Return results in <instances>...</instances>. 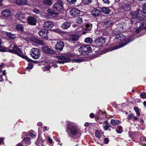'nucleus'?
<instances>
[{
  "label": "nucleus",
  "mask_w": 146,
  "mask_h": 146,
  "mask_svg": "<svg viewBox=\"0 0 146 146\" xmlns=\"http://www.w3.org/2000/svg\"><path fill=\"white\" fill-rule=\"evenodd\" d=\"M75 55L72 53H69L68 54H65L61 56H58L57 57L59 60L55 62L57 63L63 64L65 62H70L80 63L82 62L83 60L79 58H73L72 59L70 57H74Z\"/></svg>",
  "instance_id": "1"
},
{
  "label": "nucleus",
  "mask_w": 146,
  "mask_h": 146,
  "mask_svg": "<svg viewBox=\"0 0 146 146\" xmlns=\"http://www.w3.org/2000/svg\"><path fill=\"white\" fill-rule=\"evenodd\" d=\"M66 131L71 137L78 138L80 135L76 125L74 123L69 122L67 124Z\"/></svg>",
  "instance_id": "2"
},
{
  "label": "nucleus",
  "mask_w": 146,
  "mask_h": 146,
  "mask_svg": "<svg viewBox=\"0 0 146 146\" xmlns=\"http://www.w3.org/2000/svg\"><path fill=\"white\" fill-rule=\"evenodd\" d=\"M133 40V38H130V36L126 39V37L124 36L123 34H118L115 37V40L116 41V42L117 43H120V42L123 41L124 42L120 46L118 47L116 46L112 50H115L121 47H123L125 45L127 44L129 42L132 41Z\"/></svg>",
  "instance_id": "3"
},
{
  "label": "nucleus",
  "mask_w": 146,
  "mask_h": 146,
  "mask_svg": "<svg viewBox=\"0 0 146 146\" xmlns=\"http://www.w3.org/2000/svg\"><path fill=\"white\" fill-rule=\"evenodd\" d=\"M78 50L81 54L86 55L91 52L92 49L88 45H82L79 48Z\"/></svg>",
  "instance_id": "4"
},
{
  "label": "nucleus",
  "mask_w": 146,
  "mask_h": 146,
  "mask_svg": "<svg viewBox=\"0 0 146 146\" xmlns=\"http://www.w3.org/2000/svg\"><path fill=\"white\" fill-rule=\"evenodd\" d=\"M9 48H13V50L11 49L9 50V52L15 54L20 56H23V53L21 50L17 45L11 44L10 45Z\"/></svg>",
  "instance_id": "5"
},
{
  "label": "nucleus",
  "mask_w": 146,
  "mask_h": 146,
  "mask_svg": "<svg viewBox=\"0 0 146 146\" xmlns=\"http://www.w3.org/2000/svg\"><path fill=\"white\" fill-rule=\"evenodd\" d=\"M31 55L33 58L38 59L40 58V52L38 49L33 48L31 50Z\"/></svg>",
  "instance_id": "6"
},
{
  "label": "nucleus",
  "mask_w": 146,
  "mask_h": 146,
  "mask_svg": "<svg viewBox=\"0 0 146 146\" xmlns=\"http://www.w3.org/2000/svg\"><path fill=\"white\" fill-rule=\"evenodd\" d=\"M53 9L55 11H63V7L62 2L60 1H58L56 3L53 5Z\"/></svg>",
  "instance_id": "7"
},
{
  "label": "nucleus",
  "mask_w": 146,
  "mask_h": 146,
  "mask_svg": "<svg viewBox=\"0 0 146 146\" xmlns=\"http://www.w3.org/2000/svg\"><path fill=\"white\" fill-rule=\"evenodd\" d=\"M16 18L20 22L25 23L27 21V18L25 15L22 13L18 12L15 15Z\"/></svg>",
  "instance_id": "8"
},
{
  "label": "nucleus",
  "mask_w": 146,
  "mask_h": 146,
  "mask_svg": "<svg viewBox=\"0 0 146 146\" xmlns=\"http://www.w3.org/2000/svg\"><path fill=\"white\" fill-rule=\"evenodd\" d=\"M142 11L140 10L131 12L130 14L132 18L131 19L132 21H135V20L137 21L139 18V17H140V16L139 15L142 13Z\"/></svg>",
  "instance_id": "9"
},
{
  "label": "nucleus",
  "mask_w": 146,
  "mask_h": 146,
  "mask_svg": "<svg viewBox=\"0 0 146 146\" xmlns=\"http://www.w3.org/2000/svg\"><path fill=\"white\" fill-rule=\"evenodd\" d=\"M64 46V44L63 41L58 40L55 45V48L57 52H60L62 50Z\"/></svg>",
  "instance_id": "10"
},
{
  "label": "nucleus",
  "mask_w": 146,
  "mask_h": 146,
  "mask_svg": "<svg viewBox=\"0 0 146 146\" xmlns=\"http://www.w3.org/2000/svg\"><path fill=\"white\" fill-rule=\"evenodd\" d=\"M48 32V30L45 29H41L38 32V34L43 39L47 40L48 39L47 33Z\"/></svg>",
  "instance_id": "11"
},
{
  "label": "nucleus",
  "mask_w": 146,
  "mask_h": 146,
  "mask_svg": "<svg viewBox=\"0 0 146 146\" xmlns=\"http://www.w3.org/2000/svg\"><path fill=\"white\" fill-rule=\"evenodd\" d=\"M1 15L2 17L5 18L11 16V12L9 9H4L2 11Z\"/></svg>",
  "instance_id": "12"
},
{
  "label": "nucleus",
  "mask_w": 146,
  "mask_h": 146,
  "mask_svg": "<svg viewBox=\"0 0 146 146\" xmlns=\"http://www.w3.org/2000/svg\"><path fill=\"white\" fill-rule=\"evenodd\" d=\"M27 18V21L28 23L31 25H35L37 20L35 17L32 16H29Z\"/></svg>",
  "instance_id": "13"
},
{
  "label": "nucleus",
  "mask_w": 146,
  "mask_h": 146,
  "mask_svg": "<svg viewBox=\"0 0 146 146\" xmlns=\"http://www.w3.org/2000/svg\"><path fill=\"white\" fill-rule=\"evenodd\" d=\"M70 14L74 17L78 16L80 14V11L76 8L72 9L70 11Z\"/></svg>",
  "instance_id": "14"
},
{
  "label": "nucleus",
  "mask_w": 146,
  "mask_h": 146,
  "mask_svg": "<svg viewBox=\"0 0 146 146\" xmlns=\"http://www.w3.org/2000/svg\"><path fill=\"white\" fill-rule=\"evenodd\" d=\"M96 43L99 46L103 44L105 42V39L104 37H99L95 40Z\"/></svg>",
  "instance_id": "15"
},
{
  "label": "nucleus",
  "mask_w": 146,
  "mask_h": 146,
  "mask_svg": "<svg viewBox=\"0 0 146 146\" xmlns=\"http://www.w3.org/2000/svg\"><path fill=\"white\" fill-rule=\"evenodd\" d=\"M42 50L43 52L48 54H54L55 52L54 50L51 49L48 47L46 46L42 47Z\"/></svg>",
  "instance_id": "16"
},
{
  "label": "nucleus",
  "mask_w": 146,
  "mask_h": 146,
  "mask_svg": "<svg viewBox=\"0 0 146 146\" xmlns=\"http://www.w3.org/2000/svg\"><path fill=\"white\" fill-rule=\"evenodd\" d=\"M92 27V25L91 24H87L86 25L85 27L84 28V30L82 32V33L85 34L86 33L88 32L91 30Z\"/></svg>",
  "instance_id": "17"
},
{
  "label": "nucleus",
  "mask_w": 146,
  "mask_h": 146,
  "mask_svg": "<svg viewBox=\"0 0 146 146\" xmlns=\"http://www.w3.org/2000/svg\"><path fill=\"white\" fill-rule=\"evenodd\" d=\"M101 13V11L96 8H94L91 11L92 15L95 17L98 16Z\"/></svg>",
  "instance_id": "18"
},
{
  "label": "nucleus",
  "mask_w": 146,
  "mask_h": 146,
  "mask_svg": "<svg viewBox=\"0 0 146 146\" xmlns=\"http://www.w3.org/2000/svg\"><path fill=\"white\" fill-rule=\"evenodd\" d=\"M53 26V23L49 21H45L44 23V27L45 29H51Z\"/></svg>",
  "instance_id": "19"
},
{
  "label": "nucleus",
  "mask_w": 146,
  "mask_h": 146,
  "mask_svg": "<svg viewBox=\"0 0 146 146\" xmlns=\"http://www.w3.org/2000/svg\"><path fill=\"white\" fill-rule=\"evenodd\" d=\"M16 4L20 5H25L27 4V0H13Z\"/></svg>",
  "instance_id": "20"
},
{
  "label": "nucleus",
  "mask_w": 146,
  "mask_h": 146,
  "mask_svg": "<svg viewBox=\"0 0 146 146\" xmlns=\"http://www.w3.org/2000/svg\"><path fill=\"white\" fill-rule=\"evenodd\" d=\"M32 41H33L34 42L37 44H39L42 45H45L46 42L43 40L37 39L35 38H33L31 39Z\"/></svg>",
  "instance_id": "21"
},
{
  "label": "nucleus",
  "mask_w": 146,
  "mask_h": 146,
  "mask_svg": "<svg viewBox=\"0 0 146 146\" xmlns=\"http://www.w3.org/2000/svg\"><path fill=\"white\" fill-rule=\"evenodd\" d=\"M36 144L38 146H45L47 144L46 141L45 140L43 141L40 139H38Z\"/></svg>",
  "instance_id": "22"
},
{
  "label": "nucleus",
  "mask_w": 146,
  "mask_h": 146,
  "mask_svg": "<svg viewBox=\"0 0 146 146\" xmlns=\"http://www.w3.org/2000/svg\"><path fill=\"white\" fill-rule=\"evenodd\" d=\"M69 38L70 41H76L79 38L78 35L77 34L70 35Z\"/></svg>",
  "instance_id": "23"
},
{
  "label": "nucleus",
  "mask_w": 146,
  "mask_h": 146,
  "mask_svg": "<svg viewBox=\"0 0 146 146\" xmlns=\"http://www.w3.org/2000/svg\"><path fill=\"white\" fill-rule=\"evenodd\" d=\"M70 26V23L66 21L61 25V27L63 29H67Z\"/></svg>",
  "instance_id": "24"
},
{
  "label": "nucleus",
  "mask_w": 146,
  "mask_h": 146,
  "mask_svg": "<svg viewBox=\"0 0 146 146\" xmlns=\"http://www.w3.org/2000/svg\"><path fill=\"white\" fill-rule=\"evenodd\" d=\"M113 24L112 20H107L104 22V25L106 27H111Z\"/></svg>",
  "instance_id": "25"
},
{
  "label": "nucleus",
  "mask_w": 146,
  "mask_h": 146,
  "mask_svg": "<svg viewBox=\"0 0 146 146\" xmlns=\"http://www.w3.org/2000/svg\"><path fill=\"white\" fill-rule=\"evenodd\" d=\"M6 34L7 37L11 39H14L16 37V36L15 34H12L11 33L6 32Z\"/></svg>",
  "instance_id": "26"
},
{
  "label": "nucleus",
  "mask_w": 146,
  "mask_h": 146,
  "mask_svg": "<svg viewBox=\"0 0 146 146\" xmlns=\"http://www.w3.org/2000/svg\"><path fill=\"white\" fill-rule=\"evenodd\" d=\"M101 10L102 13L106 14H108L110 12V10L107 7H104L102 8Z\"/></svg>",
  "instance_id": "27"
},
{
  "label": "nucleus",
  "mask_w": 146,
  "mask_h": 146,
  "mask_svg": "<svg viewBox=\"0 0 146 146\" xmlns=\"http://www.w3.org/2000/svg\"><path fill=\"white\" fill-rule=\"evenodd\" d=\"M141 143L143 146H146V139L143 137H141L140 138Z\"/></svg>",
  "instance_id": "28"
},
{
  "label": "nucleus",
  "mask_w": 146,
  "mask_h": 146,
  "mask_svg": "<svg viewBox=\"0 0 146 146\" xmlns=\"http://www.w3.org/2000/svg\"><path fill=\"white\" fill-rule=\"evenodd\" d=\"M44 4L46 6H51L52 4V3L51 0H43Z\"/></svg>",
  "instance_id": "29"
},
{
  "label": "nucleus",
  "mask_w": 146,
  "mask_h": 146,
  "mask_svg": "<svg viewBox=\"0 0 146 146\" xmlns=\"http://www.w3.org/2000/svg\"><path fill=\"white\" fill-rule=\"evenodd\" d=\"M104 122L106 124V125L104 127V129L105 130H107L108 128L110 127L111 125L109 123L108 121L107 120L105 121Z\"/></svg>",
  "instance_id": "30"
},
{
  "label": "nucleus",
  "mask_w": 146,
  "mask_h": 146,
  "mask_svg": "<svg viewBox=\"0 0 146 146\" xmlns=\"http://www.w3.org/2000/svg\"><path fill=\"white\" fill-rule=\"evenodd\" d=\"M122 9L125 11H127L130 10V8L128 4H126L123 5Z\"/></svg>",
  "instance_id": "31"
},
{
  "label": "nucleus",
  "mask_w": 146,
  "mask_h": 146,
  "mask_svg": "<svg viewBox=\"0 0 146 146\" xmlns=\"http://www.w3.org/2000/svg\"><path fill=\"white\" fill-rule=\"evenodd\" d=\"M102 135V133L100 131L97 130L95 132V135L98 138H100Z\"/></svg>",
  "instance_id": "32"
},
{
  "label": "nucleus",
  "mask_w": 146,
  "mask_h": 146,
  "mask_svg": "<svg viewBox=\"0 0 146 146\" xmlns=\"http://www.w3.org/2000/svg\"><path fill=\"white\" fill-rule=\"evenodd\" d=\"M23 141L25 142L26 144H28V145L29 144L31 143L30 138L28 137H25L23 140Z\"/></svg>",
  "instance_id": "33"
},
{
  "label": "nucleus",
  "mask_w": 146,
  "mask_h": 146,
  "mask_svg": "<svg viewBox=\"0 0 146 146\" xmlns=\"http://www.w3.org/2000/svg\"><path fill=\"white\" fill-rule=\"evenodd\" d=\"M42 15H44L43 17H44L47 19H49L50 18V16L48 15V13L45 12H44L42 13Z\"/></svg>",
  "instance_id": "34"
},
{
  "label": "nucleus",
  "mask_w": 146,
  "mask_h": 146,
  "mask_svg": "<svg viewBox=\"0 0 146 146\" xmlns=\"http://www.w3.org/2000/svg\"><path fill=\"white\" fill-rule=\"evenodd\" d=\"M93 41L92 38L90 37L86 38L85 39V42L87 43H91Z\"/></svg>",
  "instance_id": "35"
},
{
  "label": "nucleus",
  "mask_w": 146,
  "mask_h": 146,
  "mask_svg": "<svg viewBox=\"0 0 146 146\" xmlns=\"http://www.w3.org/2000/svg\"><path fill=\"white\" fill-rule=\"evenodd\" d=\"M10 49L9 48H7L5 47H1V49H0V51L2 52H9V50H10Z\"/></svg>",
  "instance_id": "36"
},
{
  "label": "nucleus",
  "mask_w": 146,
  "mask_h": 146,
  "mask_svg": "<svg viewBox=\"0 0 146 146\" xmlns=\"http://www.w3.org/2000/svg\"><path fill=\"white\" fill-rule=\"evenodd\" d=\"M76 22L78 24H81L82 23L83 20L81 17H79L76 19Z\"/></svg>",
  "instance_id": "37"
},
{
  "label": "nucleus",
  "mask_w": 146,
  "mask_h": 146,
  "mask_svg": "<svg viewBox=\"0 0 146 146\" xmlns=\"http://www.w3.org/2000/svg\"><path fill=\"white\" fill-rule=\"evenodd\" d=\"M16 29L21 31H23V27L21 24H18L16 25Z\"/></svg>",
  "instance_id": "38"
},
{
  "label": "nucleus",
  "mask_w": 146,
  "mask_h": 146,
  "mask_svg": "<svg viewBox=\"0 0 146 146\" xmlns=\"http://www.w3.org/2000/svg\"><path fill=\"white\" fill-rule=\"evenodd\" d=\"M28 66L26 68L25 71H29V70L31 69L33 67V64L31 63H29L28 64Z\"/></svg>",
  "instance_id": "39"
},
{
  "label": "nucleus",
  "mask_w": 146,
  "mask_h": 146,
  "mask_svg": "<svg viewBox=\"0 0 146 146\" xmlns=\"http://www.w3.org/2000/svg\"><path fill=\"white\" fill-rule=\"evenodd\" d=\"M66 1L70 5H72L75 4L77 0H66Z\"/></svg>",
  "instance_id": "40"
},
{
  "label": "nucleus",
  "mask_w": 146,
  "mask_h": 146,
  "mask_svg": "<svg viewBox=\"0 0 146 146\" xmlns=\"http://www.w3.org/2000/svg\"><path fill=\"white\" fill-rule=\"evenodd\" d=\"M92 0H82L83 3L85 5H87L91 3Z\"/></svg>",
  "instance_id": "41"
},
{
  "label": "nucleus",
  "mask_w": 146,
  "mask_h": 146,
  "mask_svg": "<svg viewBox=\"0 0 146 146\" xmlns=\"http://www.w3.org/2000/svg\"><path fill=\"white\" fill-rule=\"evenodd\" d=\"M122 128L121 126H119L118 127V129H116L117 132L119 133H121L122 131Z\"/></svg>",
  "instance_id": "42"
},
{
  "label": "nucleus",
  "mask_w": 146,
  "mask_h": 146,
  "mask_svg": "<svg viewBox=\"0 0 146 146\" xmlns=\"http://www.w3.org/2000/svg\"><path fill=\"white\" fill-rule=\"evenodd\" d=\"M50 68L51 67L49 65H47L43 67L42 69L45 71H48L49 70Z\"/></svg>",
  "instance_id": "43"
},
{
  "label": "nucleus",
  "mask_w": 146,
  "mask_h": 146,
  "mask_svg": "<svg viewBox=\"0 0 146 146\" xmlns=\"http://www.w3.org/2000/svg\"><path fill=\"white\" fill-rule=\"evenodd\" d=\"M140 97L142 99L146 98V94L144 92H142L140 94Z\"/></svg>",
  "instance_id": "44"
},
{
  "label": "nucleus",
  "mask_w": 146,
  "mask_h": 146,
  "mask_svg": "<svg viewBox=\"0 0 146 146\" xmlns=\"http://www.w3.org/2000/svg\"><path fill=\"white\" fill-rule=\"evenodd\" d=\"M134 110L136 112L137 114L139 116L140 113L139 111V108L137 107H135L134 108Z\"/></svg>",
  "instance_id": "45"
},
{
  "label": "nucleus",
  "mask_w": 146,
  "mask_h": 146,
  "mask_svg": "<svg viewBox=\"0 0 146 146\" xmlns=\"http://www.w3.org/2000/svg\"><path fill=\"white\" fill-rule=\"evenodd\" d=\"M34 133V132H32L31 131H29V136L30 137H31L32 138H34L35 137L36 135Z\"/></svg>",
  "instance_id": "46"
},
{
  "label": "nucleus",
  "mask_w": 146,
  "mask_h": 146,
  "mask_svg": "<svg viewBox=\"0 0 146 146\" xmlns=\"http://www.w3.org/2000/svg\"><path fill=\"white\" fill-rule=\"evenodd\" d=\"M142 9L143 12L145 14H146V4H144L143 5Z\"/></svg>",
  "instance_id": "47"
},
{
  "label": "nucleus",
  "mask_w": 146,
  "mask_h": 146,
  "mask_svg": "<svg viewBox=\"0 0 146 146\" xmlns=\"http://www.w3.org/2000/svg\"><path fill=\"white\" fill-rule=\"evenodd\" d=\"M109 32L108 30L104 29L103 32V35H108L109 34Z\"/></svg>",
  "instance_id": "48"
},
{
  "label": "nucleus",
  "mask_w": 146,
  "mask_h": 146,
  "mask_svg": "<svg viewBox=\"0 0 146 146\" xmlns=\"http://www.w3.org/2000/svg\"><path fill=\"white\" fill-rule=\"evenodd\" d=\"M58 13H56L54 11H53L51 14V15L54 17H56V16H58Z\"/></svg>",
  "instance_id": "49"
},
{
  "label": "nucleus",
  "mask_w": 146,
  "mask_h": 146,
  "mask_svg": "<svg viewBox=\"0 0 146 146\" xmlns=\"http://www.w3.org/2000/svg\"><path fill=\"white\" fill-rule=\"evenodd\" d=\"M33 11L34 13L37 14L39 13V10L36 8L34 9L33 10Z\"/></svg>",
  "instance_id": "50"
},
{
  "label": "nucleus",
  "mask_w": 146,
  "mask_h": 146,
  "mask_svg": "<svg viewBox=\"0 0 146 146\" xmlns=\"http://www.w3.org/2000/svg\"><path fill=\"white\" fill-rule=\"evenodd\" d=\"M109 141V139L108 138H105L104 139V142L105 144H107Z\"/></svg>",
  "instance_id": "51"
},
{
  "label": "nucleus",
  "mask_w": 146,
  "mask_h": 146,
  "mask_svg": "<svg viewBox=\"0 0 146 146\" xmlns=\"http://www.w3.org/2000/svg\"><path fill=\"white\" fill-rule=\"evenodd\" d=\"M133 117V115L132 113H130L128 115L127 119L129 120H130L132 119Z\"/></svg>",
  "instance_id": "52"
},
{
  "label": "nucleus",
  "mask_w": 146,
  "mask_h": 146,
  "mask_svg": "<svg viewBox=\"0 0 146 146\" xmlns=\"http://www.w3.org/2000/svg\"><path fill=\"white\" fill-rule=\"evenodd\" d=\"M142 18L140 19V20H142L143 19L144 21H146V15H142Z\"/></svg>",
  "instance_id": "53"
},
{
  "label": "nucleus",
  "mask_w": 146,
  "mask_h": 146,
  "mask_svg": "<svg viewBox=\"0 0 146 146\" xmlns=\"http://www.w3.org/2000/svg\"><path fill=\"white\" fill-rule=\"evenodd\" d=\"M115 120H114V119H111V124L112 125H113L114 126H115Z\"/></svg>",
  "instance_id": "54"
},
{
  "label": "nucleus",
  "mask_w": 146,
  "mask_h": 146,
  "mask_svg": "<svg viewBox=\"0 0 146 146\" xmlns=\"http://www.w3.org/2000/svg\"><path fill=\"white\" fill-rule=\"evenodd\" d=\"M23 58L25 59L26 60H27L28 62H30L31 61V60L27 56H24L23 57Z\"/></svg>",
  "instance_id": "55"
},
{
  "label": "nucleus",
  "mask_w": 146,
  "mask_h": 146,
  "mask_svg": "<svg viewBox=\"0 0 146 146\" xmlns=\"http://www.w3.org/2000/svg\"><path fill=\"white\" fill-rule=\"evenodd\" d=\"M53 11L51 9H48L47 11L48 12V13L49 14H50V15L51 14Z\"/></svg>",
  "instance_id": "56"
},
{
  "label": "nucleus",
  "mask_w": 146,
  "mask_h": 146,
  "mask_svg": "<svg viewBox=\"0 0 146 146\" xmlns=\"http://www.w3.org/2000/svg\"><path fill=\"white\" fill-rule=\"evenodd\" d=\"M95 115L93 113H91L90 115V117L91 118H93L94 117Z\"/></svg>",
  "instance_id": "57"
},
{
  "label": "nucleus",
  "mask_w": 146,
  "mask_h": 146,
  "mask_svg": "<svg viewBox=\"0 0 146 146\" xmlns=\"http://www.w3.org/2000/svg\"><path fill=\"white\" fill-rule=\"evenodd\" d=\"M102 1L105 3L109 4L110 1L109 0H102Z\"/></svg>",
  "instance_id": "58"
},
{
  "label": "nucleus",
  "mask_w": 146,
  "mask_h": 146,
  "mask_svg": "<svg viewBox=\"0 0 146 146\" xmlns=\"http://www.w3.org/2000/svg\"><path fill=\"white\" fill-rule=\"evenodd\" d=\"M48 140L50 143H52V139L49 137L48 138Z\"/></svg>",
  "instance_id": "59"
},
{
  "label": "nucleus",
  "mask_w": 146,
  "mask_h": 146,
  "mask_svg": "<svg viewBox=\"0 0 146 146\" xmlns=\"http://www.w3.org/2000/svg\"><path fill=\"white\" fill-rule=\"evenodd\" d=\"M115 125L119 124V120H115Z\"/></svg>",
  "instance_id": "60"
},
{
  "label": "nucleus",
  "mask_w": 146,
  "mask_h": 146,
  "mask_svg": "<svg viewBox=\"0 0 146 146\" xmlns=\"http://www.w3.org/2000/svg\"><path fill=\"white\" fill-rule=\"evenodd\" d=\"M3 81V78H2V75H0V82H1Z\"/></svg>",
  "instance_id": "61"
},
{
  "label": "nucleus",
  "mask_w": 146,
  "mask_h": 146,
  "mask_svg": "<svg viewBox=\"0 0 146 146\" xmlns=\"http://www.w3.org/2000/svg\"><path fill=\"white\" fill-rule=\"evenodd\" d=\"M42 125V123L41 122H39L37 123V125L39 126H41Z\"/></svg>",
  "instance_id": "62"
},
{
  "label": "nucleus",
  "mask_w": 146,
  "mask_h": 146,
  "mask_svg": "<svg viewBox=\"0 0 146 146\" xmlns=\"http://www.w3.org/2000/svg\"><path fill=\"white\" fill-rule=\"evenodd\" d=\"M47 127H44L43 131H46L47 129Z\"/></svg>",
  "instance_id": "63"
},
{
  "label": "nucleus",
  "mask_w": 146,
  "mask_h": 146,
  "mask_svg": "<svg viewBox=\"0 0 146 146\" xmlns=\"http://www.w3.org/2000/svg\"><path fill=\"white\" fill-rule=\"evenodd\" d=\"M53 66L54 68H56L58 67L57 65L56 64H53Z\"/></svg>",
  "instance_id": "64"
}]
</instances>
